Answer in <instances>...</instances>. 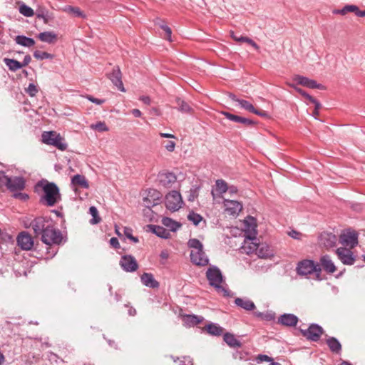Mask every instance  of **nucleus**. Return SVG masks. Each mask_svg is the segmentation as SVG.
<instances>
[{"label":"nucleus","mask_w":365,"mask_h":365,"mask_svg":"<svg viewBox=\"0 0 365 365\" xmlns=\"http://www.w3.org/2000/svg\"><path fill=\"white\" fill-rule=\"evenodd\" d=\"M176 181L177 178L172 173L165 172L159 175L160 185L165 188H171Z\"/></svg>","instance_id":"6ab92c4d"},{"label":"nucleus","mask_w":365,"mask_h":365,"mask_svg":"<svg viewBox=\"0 0 365 365\" xmlns=\"http://www.w3.org/2000/svg\"><path fill=\"white\" fill-rule=\"evenodd\" d=\"M352 249L340 247L336 250L335 253L343 264L352 265L355 263L356 257L351 250Z\"/></svg>","instance_id":"1a4fd4ad"},{"label":"nucleus","mask_w":365,"mask_h":365,"mask_svg":"<svg viewBox=\"0 0 365 365\" xmlns=\"http://www.w3.org/2000/svg\"><path fill=\"white\" fill-rule=\"evenodd\" d=\"M37 38L42 42L50 44L55 43L58 40L57 34L53 31H43L37 35Z\"/></svg>","instance_id":"bb28decb"},{"label":"nucleus","mask_w":365,"mask_h":365,"mask_svg":"<svg viewBox=\"0 0 365 365\" xmlns=\"http://www.w3.org/2000/svg\"><path fill=\"white\" fill-rule=\"evenodd\" d=\"M257 359L258 361H260V362L272 361V358H270L269 356H268L267 355H265V354H259Z\"/></svg>","instance_id":"13d9d810"},{"label":"nucleus","mask_w":365,"mask_h":365,"mask_svg":"<svg viewBox=\"0 0 365 365\" xmlns=\"http://www.w3.org/2000/svg\"><path fill=\"white\" fill-rule=\"evenodd\" d=\"M319 262L321 266L326 272L329 274H333L336 271V267L335 266L330 256L324 255L321 257Z\"/></svg>","instance_id":"b1692460"},{"label":"nucleus","mask_w":365,"mask_h":365,"mask_svg":"<svg viewBox=\"0 0 365 365\" xmlns=\"http://www.w3.org/2000/svg\"><path fill=\"white\" fill-rule=\"evenodd\" d=\"M222 114L223 115H225L230 120H232V121H234L236 123H242L245 125H252L253 124V121L248 118H242V117H240V116H238V115H236L234 114H231L228 112H222Z\"/></svg>","instance_id":"c756f323"},{"label":"nucleus","mask_w":365,"mask_h":365,"mask_svg":"<svg viewBox=\"0 0 365 365\" xmlns=\"http://www.w3.org/2000/svg\"><path fill=\"white\" fill-rule=\"evenodd\" d=\"M182 321L188 326H195L201 323L203 318L192 314H185L182 316Z\"/></svg>","instance_id":"72a5a7b5"},{"label":"nucleus","mask_w":365,"mask_h":365,"mask_svg":"<svg viewBox=\"0 0 365 365\" xmlns=\"http://www.w3.org/2000/svg\"><path fill=\"white\" fill-rule=\"evenodd\" d=\"M258 242L257 235L245 236L244 242L240 248V252L248 255L255 254L257 250Z\"/></svg>","instance_id":"9d476101"},{"label":"nucleus","mask_w":365,"mask_h":365,"mask_svg":"<svg viewBox=\"0 0 365 365\" xmlns=\"http://www.w3.org/2000/svg\"><path fill=\"white\" fill-rule=\"evenodd\" d=\"M42 190L44 195L42 200L47 206L52 207L61 200L59 189L53 182H41Z\"/></svg>","instance_id":"7ed1b4c3"},{"label":"nucleus","mask_w":365,"mask_h":365,"mask_svg":"<svg viewBox=\"0 0 365 365\" xmlns=\"http://www.w3.org/2000/svg\"><path fill=\"white\" fill-rule=\"evenodd\" d=\"M34 56L38 60L43 59H53L54 56L46 51H35L34 52Z\"/></svg>","instance_id":"79ce46f5"},{"label":"nucleus","mask_w":365,"mask_h":365,"mask_svg":"<svg viewBox=\"0 0 365 365\" xmlns=\"http://www.w3.org/2000/svg\"><path fill=\"white\" fill-rule=\"evenodd\" d=\"M235 303L236 304L237 306L247 311H252L255 308L254 302L247 299L236 298L235 300Z\"/></svg>","instance_id":"7c9ffc66"},{"label":"nucleus","mask_w":365,"mask_h":365,"mask_svg":"<svg viewBox=\"0 0 365 365\" xmlns=\"http://www.w3.org/2000/svg\"><path fill=\"white\" fill-rule=\"evenodd\" d=\"M42 142L46 145H53L60 150H66L68 145L63 138L55 131H45L41 135Z\"/></svg>","instance_id":"39448f33"},{"label":"nucleus","mask_w":365,"mask_h":365,"mask_svg":"<svg viewBox=\"0 0 365 365\" xmlns=\"http://www.w3.org/2000/svg\"><path fill=\"white\" fill-rule=\"evenodd\" d=\"M222 208L225 215L237 217L242 210L243 205L240 201L225 199L222 202Z\"/></svg>","instance_id":"6e6552de"},{"label":"nucleus","mask_w":365,"mask_h":365,"mask_svg":"<svg viewBox=\"0 0 365 365\" xmlns=\"http://www.w3.org/2000/svg\"><path fill=\"white\" fill-rule=\"evenodd\" d=\"M224 341L227 343L228 346L232 348H238L241 346V343L239 340L236 339V337L230 333H226L223 336Z\"/></svg>","instance_id":"e433bc0d"},{"label":"nucleus","mask_w":365,"mask_h":365,"mask_svg":"<svg viewBox=\"0 0 365 365\" xmlns=\"http://www.w3.org/2000/svg\"><path fill=\"white\" fill-rule=\"evenodd\" d=\"M255 316L266 321H272L275 318V315L272 312H255Z\"/></svg>","instance_id":"a18cd8bd"},{"label":"nucleus","mask_w":365,"mask_h":365,"mask_svg":"<svg viewBox=\"0 0 365 365\" xmlns=\"http://www.w3.org/2000/svg\"><path fill=\"white\" fill-rule=\"evenodd\" d=\"M17 244L24 250H30L34 247L32 237L27 232H22L17 237Z\"/></svg>","instance_id":"2eb2a0df"},{"label":"nucleus","mask_w":365,"mask_h":365,"mask_svg":"<svg viewBox=\"0 0 365 365\" xmlns=\"http://www.w3.org/2000/svg\"><path fill=\"white\" fill-rule=\"evenodd\" d=\"M160 27L164 30V31L165 32V38L167 39L168 41H169L170 42L172 41V31H171V29L165 25V24H160Z\"/></svg>","instance_id":"864d4df0"},{"label":"nucleus","mask_w":365,"mask_h":365,"mask_svg":"<svg viewBox=\"0 0 365 365\" xmlns=\"http://www.w3.org/2000/svg\"><path fill=\"white\" fill-rule=\"evenodd\" d=\"M124 235L134 243H137L139 241L138 237L133 235V230L130 227H124Z\"/></svg>","instance_id":"603ef678"},{"label":"nucleus","mask_w":365,"mask_h":365,"mask_svg":"<svg viewBox=\"0 0 365 365\" xmlns=\"http://www.w3.org/2000/svg\"><path fill=\"white\" fill-rule=\"evenodd\" d=\"M349 12L354 13L359 17L365 16V10L361 11L358 8V6H356L355 5H346L344 7H343L341 9H338V10L334 11V14H341V15H345Z\"/></svg>","instance_id":"393cba45"},{"label":"nucleus","mask_w":365,"mask_h":365,"mask_svg":"<svg viewBox=\"0 0 365 365\" xmlns=\"http://www.w3.org/2000/svg\"><path fill=\"white\" fill-rule=\"evenodd\" d=\"M85 98L86 99H88V101H90L91 102L96 104V105H101L103 103H105L106 100L105 99H99V98H94L93 96H90V95H87L85 96Z\"/></svg>","instance_id":"5fc2aeb1"},{"label":"nucleus","mask_w":365,"mask_h":365,"mask_svg":"<svg viewBox=\"0 0 365 365\" xmlns=\"http://www.w3.org/2000/svg\"><path fill=\"white\" fill-rule=\"evenodd\" d=\"M108 78L120 91H125L122 81V74L118 67L113 69V71L109 73Z\"/></svg>","instance_id":"aec40b11"},{"label":"nucleus","mask_w":365,"mask_h":365,"mask_svg":"<svg viewBox=\"0 0 365 365\" xmlns=\"http://www.w3.org/2000/svg\"><path fill=\"white\" fill-rule=\"evenodd\" d=\"M120 265L124 271L128 272H135L138 268L136 259L131 255L122 256L120 260Z\"/></svg>","instance_id":"4468645a"},{"label":"nucleus","mask_w":365,"mask_h":365,"mask_svg":"<svg viewBox=\"0 0 365 365\" xmlns=\"http://www.w3.org/2000/svg\"><path fill=\"white\" fill-rule=\"evenodd\" d=\"M228 190L227 183L224 180H217L215 181V190L212 191V195L214 197L215 192L219 195L222 196L224 193H225Z\"/></svg>","instance_id":"c85d7f7f"},{"label":"nucleus","mask_w":365,"mask_h":365,"mask_svg":"<svg viewBox=\"0 0 365 365\" xmlns=\"http://www.w3.org/2000/svg\"><path fill=\"white\" fill-rule=\"evenodd\" d=\"M337 240L336 236L331 232H323L319 236V244L327 249L335 247Z\"/></svg>","instance_id":"dca6fc26"},{"label":"nucleus","mask_w":365,"mask_h":365,"mask_svg":"<svg viewBox=\"0 0 365 365\" xmlns=\"http://www.w3.org/2000/svg\"><path fill=\"white\" fill-rule=\"evenodd\" d=\"M140 279L142 283L148 287L150 288H158L159 287V282L156 281L154 278V276L151 273H143Z\"/></svg>","instance_id":"cd10ccee"},{"label":"nucleus","mask_w":365,"mask_h":365,"mask_svg":"<svg viewBox=\"0 0 365 365\" xmlns=\"http://www.w3.org/2000/svg\"><path fill=\"white\" fill-rule=\"evenodd\" d=\"M31 227L36 235H41V241L46 245V252L41 257L51 259L58 252V246L63 241V235L56 229L52 220L42 217H36L31 222Z\"/></svg>","instance_id":"f257e3e1"},{"label":"nucleus","mask_w":365,"mask_h":365,"mask_svg":"<svg viewBox=\"0 0 365 365\" xmlns=\"http://www.w3.org/2000/svg\"><path fill=\"white\" fill-rule=\"evenodd\" d=\"M9 182H11V178L8 177L4 172H0V187L7 189Z\"/></svg>","instance_id":"09e8293b"},{"label":"nucleus","mask_w":365,"mask_h":365,"mask_svg":"<svg viewBox=\"0 0 365 365\" xmlns=\"http://www.w3.org/2000/svg\"><path fill=\"white\" fill-rule=\"evenodd\" d=\"M255 254L262 259H271L274 255L273 250L268 245L259 242Z\"/></svg>","instance_id":"a211bd4d"},{"label":"nucleus","mask_w":365,"mask_h":365,"mask_svg":"<svg viewBox=\"0 0 365 365\" xmlns=\"http://www.w3.org/2000/svg\"><path fill=\"white\" fill-rule=\"evenodd\" d=\"M31 58L29 55L25 56L23 62L21 63V68L29 65V63L31 62Z\"/></svg>","instance_id":"680f3d73"},{"label":"nucleus","mask_w":365,"mask_h":365,"mask_svg":"<svg viewBox=\"0 0 365 365\" xmlns=\"http://www.w3.org/2000/svg\"><path fill=\"white\" fill-rule=\"evenodd\" d=\"M175 142L170 140L167 143L165 147L168 152H173L175 150Z\"/></svg>","instance_id":"4d7b16f0"},{"label":"nucleus","mask_w":365,"mask_h":365,"mask_svg":"<svg viewBox=\"0 0 365 365\" xmlns=\"http://www.w3.org/2000/svg\"><path fill=\"white\" fill-rule=\"evenodd\" d=\"M110 244L114 248L120 247V244H119L118 240L116 237H112L110 240Z\"/></svg>","instance_id":"052dcab7"},{"label":"nucleus","mask_w":365,"mask_h":365,"mask_svg":"<svg viewBox=\"0 0 365 365\" xmlns=\"http://www.w3.org/2000/svg\"><path fill=\"white\" fill-rule=\"evenodd\" d=\"M161 222L165 227L169 229V232H175L181 227V224L180 222L175 221L170 217H163Z\"/></svg>","instance_id":"2f4dec72"},{"label":"nucleus","mask_w":365,"mask_h":365,"mask_svg":"<svg viewBox=\"0 0 365 365\" xmlns=\"http://www.w3.org/2000/svg\"><path fill=\"white\" fill-rule=\"evenodd\" d=\"M327 344L330 350L336 354H339L341 351L340 342L334 337H329L327 339Z\"/></svg>","instance_id":"f704fd0d"},{"label":"nucleus","mask_w":365,"mask_h":365,"mask_svg":"<svg viewBox=\"0 0 365 365\" xmlns=\"http://www.w3.org/2000/svg\"><path fill=\"white\" fill-rule=\"evenodd\" d=\"M71 183L74 187L73 190L75 191L76 190V187H80L84 189H88L89 187V183L86 177L79 174L75 175L71 178Z\"/></svg>","instance_id":"a878e982"},{"label":"nucleus","mask_w":365,"mask_h":365,"mask_svg":"<svg viewBox=\"0 0 365 365\" xmlns=\"http://www.w3.org/2000/svg\"><path fill=\"white\" fill-rule=\"evenodd\" d=\"M238 103L241 108H244L246 110H248L250 113H255L259 116L265 115L264 113L259 111L257 109H255L253 105L247 101L241 99L240 101H238Z\"/></svg>","instance_id":"473e14b6"},{"label":"nucleus","mask_w":365,"mask_h":365,"mask_svg":"<svg viewBox=\"0 0 365 365\" xmlns=\"http://www.w3.org/2000/svg\"><path fill=\"white\" fill-rule=\"evenodd\" d=\"M301 332L307 339L317 341L323 334V329L320 326L313 324L307 329H302Z\"/></svg>","instance_id":"9b49d317"},{"label":"nucleus","mask_w":365,"mask_h":365,"mask_svg":"<svg viewBox=\"0 0 365 365\" xmlns=\"http://www.w3.org/2000/svg\"><path fill=\"white\" fill-rule=\"evenodd\" d=\"M294 81H295L298 84L309 88L322 89L324 88L322 85L317 83L316 81L302 76H295L294 77Z\"/></svg>","instance_id":"412c9836"},{"label":"nucleus","mask_w":365,"mask_h":365,"mask_svg":"<svg viewBox=\"0 0 365 365\" xmlns=\"http://www.w3.org/2000/svg\"><path fill=\"white\" fill-rule=\"evenodd\" d=\"M160 257L161 259L166 260L169 257V254L167 250H163L160 252Z\"/></svg>","instance_id":"774afa93"},{"label":"nucleus","mask_w":365,"mask_h":365,"mask_svg":"<svg viewBox=\"0 0 365 365\" xmlns=\"http://www.w3.org/2000/svg\"><path fill=\"white\" fill-rule=\"evenodd\" d=\"M338 240L343 247L354 248L359 244V233L353 229H346L341 232Z\"/></svg>","instance_id":"423d86ee"},{"label":"nucleus","mask_w":365,"mask_h":365,"mask_svg":"<svg viewBox=\"0 0 365 365\" xmlns=\"http://www.w3.org/2000/svg\"><path fill=\"white\" fill-rule=\"evenodd\" d=\"M290 86H292V88H294V90L299 93V94H301L302 96L305 97L307 96L308 93H307L304 91H303L302 89H301L299 87H297L292 84H289Z\"/></svg>","instance_id":"e2e57ef3"},{"label":"nucleus","mask_w":365,"mask_h":365,"mask_svg":"<svg viewBox=\"0 0 365 365\" xmlns=\"http://www.w3.org/2000/svg\"><path fill=\"white\" fill-rule=\"evenodd\" d=\"M152 231L157 236H158L161 238L168 239L170 237V232L167 229L164 228L163 227L153 225L152 227Z\"/></svg>","instance_id":"4c0bfd02"},{"label":"nucleus","mask_w":365,"mask_h":365,"mask_svg":"<svg viewBox=\"0 0 365 365\" xmlns=\"http://www.w3.org/2000/svg\"><path fill=\"white\" fill-rule=\"evenodd\" d=\"M206 277L211 286L214 287L217 292L222 293L226 295L227 291L224 287V282L220 270L217 267H210L207 272Z\"/></svg>","instance_id":"20e7f679"},{"label":"nucleus","mask_w":365,"mask_h":365,"mask_svg":"<svg viewBox=\"0 0 365 365\" xmlns=\"http://www.w3.org/2000/svg\"><path fill=\"white\" fill-rule=\"evenodd\" d=\"M317 271L314 262L304 259L297 264V272L300 275H307Z\"/></svg>","instance_id":"f8f14e48"},{"label":"nucleus","mask_w":365,"mask_h":365,"mask_svg":"<svg viewBox=\"0 0 365 365\" xmlns=\"http://www.w3.org/2000/svg\"><path fill=\"white\" fill-rule=\"evenodd\" d=\"M19 10L22 15L26 17H31L34 15V10L29 6L26 5L25 4H22L19 6Z\"/></svg>","instance_id":"37998d69"},{"label":"nucleus","mask_w":365,"mask_h":365,"mask_svg":"<svg viewBox=\"0 0 365 365\" xmlns=\"http://www.w3.org/2000/svg\"><path fill=\"white\" fill-rule=\"evenodd\" d=\"M4 62L8 66L9 70L11 71H16L21 68V62H19L16 60L5 58L4 59Z\"/></svg>","instance_id":"58836bf2"},{"label":"nucleus","mask_w":365,"mask_h":365,"mask_svg":"<svg viewBox=\"0 0 365 365\" xmlns=\"http://www.w3.org/2000/svg\"><path fill=\"white\" fill-rule=\"evenodd\" d=\"M89 212L93 217L90 221L91 224L96 225L101 222V218L99 217L98 210L96 207L91 206L89 208Z\"/></svg>","instance_id":"a19ab883"},{"label":"nucleus","mask_w":365,"mask_h":365,"mask_svg":"<svg viewBox=\"0 0 365 365\" xmlns=\"http://www.w3.org/2000/svg\"><path fill=\"white\" fill-rule=\"evenodd\" d=\"M298 321V317L293 314H284L278 318V323L285 327H295Z\"/></svg>","instance_id":"5701e85b"},{"label":"nucleus","mask_w":365,"mask_h":365,"mask_svg":"<svg viewBox=\"0 0 365 365\" xmlns=\"http://www.w3.org/2000/svg\"><path fill=\"white\" fill-rule=\"evenodd\" d=\"M182 205L183 201L179 192L173 190L165 195V205L171 212L178 211L182 207Z\"/></svg>","instance_id":"0eeeda50"},{"label":"nucleus","mask_w":365,"mask_h":365,"mask_svg":"<svg viewBox=\"0 0 365 365\" xmlns=\"http://www.w3.org/2000/svg\"><path fill=\"white\" fill-rule=\"evenodd\" d=\"M25 187V180L21 177L11 178V182L8 184L7 189L14 192L21 191Z\"/></svg>","instance_id":"4be33fe9"},{"label":"nucleus","mask_w":365,"mask_h":365,"mask_svg":"<svg viewBox=\"0 0 365 365\" xmlns=\"http://www.w3.org/2000/svg\"><path fill=\"white\" fill-rule=\"evenodd\" d=\"M289 235L294 239H299L301 234L297 231L292 230L289 232Z\"/></svg>","instance_id":"0e129e2a"},{"label":"nucleus","mask_w":365,"mask_h":365,"mask_svg":"<svg viewBox=\"0 0 365 365\" xmlns=\"http://www.w3.org/2000/svg\"><path fill=\"white\" fill-rule=\"evenodd\" d=\"M140 100L145 104L146 105H150V97L148 96H140Z\"/></svg>","instance_id":"69168bd1"},{"label":"nucleus","mask_w":365,"mask_h":365,"mask_svg":"<svg viewBox=\"0 0 365 365\" xmlns=\"http://www.w3.org/2000/svg\"><path fill=\"white\" fill-rule=\"evenodd\" d=\"M15 41L17 44L29 48L35 44V41L33 38L22 35L17 36L15 38Z\"/></svg>","instance_id":"c9c22d12"},{"label":"nucleus","mask_w":365,"mask_h":365,"mask_svg":"<svg viewBox=\"0 0 365 365\" xmlns=\"http://www.w3.org/2000/svg\"><path fill=\"white\" fill-rule=\"evenodd\" d=\"M187 218L190 221L192 222L193 224L195 225H197L202 220L201 215L193 212H190L188 215Z\"/></svg>","instance_id":"8fccbe9b"},{"label":"nucleus","mask_w":365,"mask_h":365,"mask_svg":"<svg viewBox=\"0 0 365 365\" xmlns=\"http://www.w3.org/2000/svg\"><path fill=\"white\" fill-rule=\"evenodd\" d=\"M207 332L212 335L220 336L222 334V328L215 324H210L206 327Z\"/></svg>","instance_id":"ea45409f"},{"label":"nucleus","mask_w":365,"mask_h":365,"mask_svg":"<svg viewBox=\"0 0 365 365\" xmlns=\"http://www.w3.org/2000/svg\"><path fill=\"white\" fill-rule=\"evenodd\" d=\"M26 93L31 96L34 97L36 96L37 93L38 92V88L37 86H36L34 83H30L27 88H26Z\"/></svg>","instance_id":"3c124183"},{"label":"nucleus","mask_w":365,"mask_h":365,"mask_svg":"<svg viewBox=\"0 0 365 365\" xmlns=\"http://www.w3.org/2000/svg\"><path fill=\"white\" fill-rule=\"evenodd\" d=\"M160 199V193L155 189H150L145 192L143 202L145 207L150 208L157 205Z\"/></svg>","instance_id":"ddd939ff"},{"label":"nucleus","mask_w":365,"mask_h":365,"mask_svg":"<svg viewBox=\"0 0 365 365\" xmlns=\"http://www.w3.org/2000/svg\"><path fill=\"white\" fill-rule=\"evenodd\" d=\"M90 128L99 132H107L109 130L108 127L103 121H98L95 124H91Z\"/></svg>","instance_id":"c03bdc74"},{"label":"nucleus","mask_w":365,"mask_h":365,"mask_svg":"<svg viewBox=\"0 0 365 365\" xmlns=\"http://www.w3.org/2000/svg\"><path fill=\"white\" fill-rule=\"evenodd\" d=\"M243 231L245 232V236H252L257 235V222L255 217L248 216L243 222Z\"/></svg>","instance_id":"f3484780"},{"label":"nucleus","mask_w":365,"mask_h":365,"mask_svg":"<svg viewBox=\"0 0 365 365\" xmlns=\"http://www.w3.org/2000/svg\"><path fill=\"white\" fill-rule=\"evenodd\" d=\"M177 103L179 106L178 109L181 112L190 113L192 111V108H190V106L184 101L181 99H178Z\"/></svg>","instance_id":"de8ad7c7"},{"label":"nucleus","mask_w":365,"mask_h":365,"mask_svg":"<svg viewBox=\"0 0 365 365\" xmlns=\"http://www.w3.org/2000/svg\"><path fill=\"white\" fill-rule=\"evenodd\" d=\"M66 11L70 14H73L75 16L81 17L83 19L86 17V16L83 14V12L81 11L78 7L68 6Z\"/></svg>","instance_id":"49530a36"},{"label":"nucleus","mask_w":365,"mask_h":365,"mask_svg":"<svg viewBox=\"0 0 365 365\" xmlns=\"http://www.w3.org/2000/svg\"><path fill=\"white\" fill-rule=\"evenodd\" d=\"M187 246L191 250L190 260L194 264L200 267L208 264L209 259L203 251V245L199 240L190 239L187 242Z\"/></svg>","instance_id":"f03ea898"},{"label":"nucleus","mask_w":365,"mask_h":365,"mask_svg":"<svg viewBox=\"0 0 365 365\" xmlns=\"http://www.w3.org/2000/svg\"><path fill=\"white\" fill-rule=\"evenodd\" d=\"M14 197L23 201H25L29 199V195L27 194L20 192V191L17 192L16 193H14Z\"/></svg>","instance_id":"6e6d98bb"},{"label":"nucleus","mask_w":365,"mask_h":365,"mask_svg":"<svg viewBox=\"0 0 365 365\" xmlns=\"http://www.w3.org/2000/svg\"><path fill=\"white\" fill-rule=\"evenodd\" d=\"M181 365H193V364L190 359L184 358V359L181 361Z\"/></svg>","instance_id":"338daca9"},{"label":"nucleus","mask_w":365,"mask_h":365,"mask_svg":"<svg viewBox=\"0 0 365 365\" xmlns=\"http://www.w3.org/2000/svg\"><path fill=\"white\" fill-rule=\"evenodd\" d=\"M306 98L309 100L311 103H314L317 109H319L320 108V103L310 95L307 94Z\"/></svg>","instance_id":"bf43d9fd"}]
</instances>
